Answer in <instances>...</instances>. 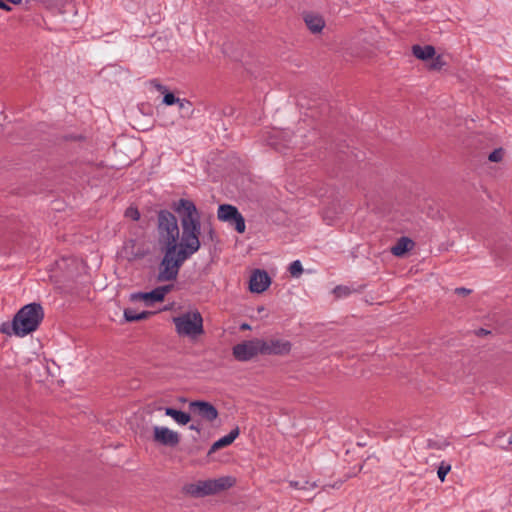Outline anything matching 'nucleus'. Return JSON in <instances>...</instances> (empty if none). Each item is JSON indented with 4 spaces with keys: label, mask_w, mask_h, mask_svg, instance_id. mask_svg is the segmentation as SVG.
<instances>
[{
    "label": "nucleus",
    "mask_w": 512,
    "mask_h": 512,
    "mask_svg": "<svg viewBox=\"0 0 512 512\" xmlns=\"http://www.w3.org/2000/svg\"><path fill=\"white\" fill-rule=\"evenodd\" d=\"M171 207L178 214L182 228L176 252L188 260L201 247V216L195 203L189 199L174 201Z\"/></svg>",
    "instance_id": "nucleus-1"
},
{
    "label": "nucleus",
    "mask_w": 512,
    "mask_h": 512,
    "mask_svg": "<svg viewBox=\"0 0 512 512\" xmlns=\"http://www.w3.org/2000/svg\"><path fill=\"white\" fill-rule=\"evenodd\" d=\"M44 319V310L40 303L24 305L14 316L12 321L13 333L24 337L38 329Z\"/></svg>",
    "instance_id": "nucleus-2"
},
{
    "label": "nucleus",
    "mask_w": 512,
    "mask_h": 512,
    "mask_svg": "<svg viewBox=\"0 0 512 512\" xmlns=\"http://www.w3.org/2000/svg\"><path fill=\"white\" fill-rule=\"evenodd\" d=\"M157 240L160 248H177L180 230L176 216L167 209L157 213Z\"/></svg>",
    "instance_id": "nucleus-3"
},
{
    "label": "nucleus",
    "mask_w": 512,
    "mask_h": 512,
    "mask_svg": "<svg viewBox=\"0 0 512 512\" xmlns=\"http://www.w3.org/2000/svg\"><path fill=\"white\" fill-rule=\"evenodd\" d=\"M235 484V479L230 476H224L217 479L198 481L195 484H189L185 487L188 494L193 497H203L217 494L221 491L231 488Z\"/></svg>",
    "instance_id": "nucleus-4"
},
{
    "label": "nucleus",
    "mask_w": 512,
    "mask_h": 512,
    "mask_svg": "<svg viewBox=\"0 0 512 512\" xmlns=\"http://www.w3.org/2000/svg\"><path fill=\"white\" fill-rule=\"evenodd\" d=\"M160 249L164 253V256L159 265L157 280L161 282L173 281L177 278L181 266L187 259L176 252L177 248Z\"/></svg>",
    "instance_id": "nucleus-5"
},
{
    "label": "nucleus",
    "mask_w": 512,
    "mask_h": 512,
    "mask_svg": "<svg viewBox=\"0 0 512 512\" xmlns=\"http://www.w3.org/2000/svg\"><path fill=\"white\" fill-rule=\"evenodd\" d=\"M173 322L180 336L194 338L204 333L203 317L197 310L174 317Z\"/></svg>",
    "instance_id": "nucleus-6"
},
{
    "label": "nucleus",
    "mask_w": 512,
    "mask_h": 512,
    "mask_svg": "<svg viewBox=\"0 0 512 512\" xmlns=\"http://www.w3.org/2000/svg\"><path fill=\"white\" fill-rule=\"evenodd\" d=\"M261 354L260 339L242 341L232 348L233 357L240 362H248Z\"/></svg>",
    "instance_id": "nucleus-7"
},
{
    "label": "nucleus",
    "mask_w": 512,
    "mask_h": 512,
    "mask_svg": "<svg viewBox=\"0 0 512 512\" xmlns=\"http://www.w3.org/2000/svg\"><path fill=\"white\" fill-rule=\"evenodd\" d=\"M292 344L283 339L271 338L268 340L260 339L261 355L283 356L290 353Z\"/></svg>",
    "instance_id": "nucleus-8"
},
{
    "label": "nucleus",
    "mask_w": 512,
    "mask_h": 512,
    "mask_svg": "<svg viewBox=\"0 0 512 512\" xmlns=\"http://www.w3.org/2000/svg\"><path fill=\"white\" fill-rule=\"evenodd\" d=\"M172 285L159 286L150 292H137L130 295L133 302L144 301L147 306L164 300L165 295L171 291Z\"/></svg>",
    "instance_id": "nucleus-9"
},
{
    "label": "nucleus",
    "mask_w": 512,
    "mask_h": 512,
    "mask_svg": "<svg viewBox=\"0 0 512 512\" xmlns=\"http://www.w3.org/2000/svg\"><path fill=\"white\" fill-rule=\"evenodd\" d=\"M189 409L192 414L208 422L214 421L219 415L216 407L207 401H192L189 403Z\"/></svg>",
    "instance_id": "nucleus-10"
},
{
    "label": "nucleus",
    "mask_w": 512,
    "mask_h": 512,
    "mask_svg": "<svg viewBox=\"0 0 512 512\" xmlns=\"http://www.w3.org/2000/svg\"><path fill=\"white\" fill-rule=\"evenodd\" d=\"M153 441L163 446L175 447L180 442V435L167 427L154 426Z\"/></svg>",
    "instance_id": "nucleus-11"
},
{
    "label": "nucleus",
    "mask_w": 512,
    "mask_h": 512,
    "mask_svg": "<svg viewBox=\"0 0 512 512\" xmlns=\"http://www.w3.org/2000/svg\"><path fill=\"white\" fill-rule=\"evenodd\" d=\"M271 284V278L265 270L256 269L252 272L249 289L252 293H262Z\"/></svg>",
    "instance_id": "nucleus-12"
},
{
    "label": "nucleus",
    "mask_w": 512,
    "mask_h": 512,
    "mask_svg": "<svg viewBox=\"0 0 512 512\" xmlns=\"http://www.w3.org/2000/svg\"><path fill=\"white\" fill-rule=\"evenodd\" d=\"M120 254L122 258L131 262L143 258L145 251L135 239H128L124 242Z\"/></svg>",
    "instance_id": "nucleus-13"
},
{
    "label": "nucleus",
    "mask_w": 512,
    "mask_h": 512,
    "mask_svg": "<svg viewBox=\"0 0 512 512\" xmlns=\"http://www.w3.org/2000/svg\"><path fill=\"white\" fill-rule=\"evenodd\" d=\"M240 430L238 427L232 429L227 435L215 441L208 451V455L216 452L217 450L229 446L239 436Z\"/></svg>",
    "instance_id": "nucleus-14"
},
{
    "label": "nucleus",
    "mask_w": 512,
    "mask_h": 512,
    "mask_svg": "<svg viewBox=\"0 0 512 512\" xmlns=\"http://www.w3.org/2000/svg\"><path fill=\"white\" fill-rule=\"evenodd\" d=\"M303 18H304L305 24L307 25L308 29L312 33L321 32L325 26L324 19L318 14L306 13V14H304Z\"/></svg>",
    "instance_id": "nucleus-15"
},
{
    "label": "nucleus",
    "mask_w": 512,
    "mask_h": 512,
    "mask_svg": "<svg viewBox=\"0 0 512 512\" xmlns=\"http://www.w3.org/2000/svg\"><path fill=\"white\" fill-rule=\"evenodd\" d=\"M238 209L230 204H221L218 207L217 217L220 221L231 222L238 215Z\"/></svg>",
    "instance_id": "nucleus-16"
},
{
    "label": "nucleus",
    "mask_w": 512,
    "mask_h": 512,
    "mask_svg": "<svg viewBox=\"0 0 512 512\" xmlns=\"http://www.w3.org/2000/svg\"><path fill=\"white\" fill-rule=\"evenodd\" d=\"M413 55L420 60H428L435 56V48L431 45H414L412 47Z\"/></svg>",
    "instance_id": "nucleus-17"
},
{
    "label": "nucleus",
    "mask_w": 512,
    "mask_h": 512,
    "mask_svg": "<svg viewBox=\"0 0 512 512\" xmlns=\"http://www.w3.org/2000/svg\"><path fill=\"white\" fill-rule=\"evenodd\" d=\"M165 415L170 416L180 425H186L191 420L190 414L183 412L181 410L174 409L172 407H167L164 409Z\"/></svg>",
    "instance_id": "nucleus-18"
},
{
    "label": "nucleus",
    "mask_w": 512,
    "mask_h": 512,
    "mask_svg": "<svg viewBox=\"0 0 512 512\" xmlns=\"http://www.w3.org/2000/svg\"><path fill=\"white\" fill-rule=\"evenodd\" d=\"M413 242L407 237H401L397 243L391 248L394 256H402L411 249Z\"/></svg>",
    "instance_id": "nucleus-19"
},
{
    "label": "nucleus",
    "mask_w": 512,
    "mask_h": 512,
    "mask_svg": "<svg viewBox=\"0 0 512 512\" xmlns=\"http://www.w3.org/2000/svg\"><path fill=\"white\" fill-rule=\"evenodd\" d=\"M153 312L151 311H142L138 313L136 310L127 308L124 310V319L127 322L140 321L149 318Z\"/></svg>",
    "instance_id": "nucleus-20"
},
{
    "label": "nucleus",
    "mask_w": 512,
    "mask_h": 512,
    "mask_svg": "<svg viewBox=\"0 0 512 512\" xmlns=\"http://www.w3.org/2000/svg\"><path fill=\"white\" fill-rule=\"evenodd\" d=\"M289 486L297 490H312L315 488V483L307 480L290 481Z\"/></svg>",
    "instance_id": "nucleus-21"
},
{
    "label": "nucleus",
    "mask_w": 512,
    "mask_h": 512,
    "mask_svg": "<svg viewBox=\"0 0 512 512\" xmlns=\"http://www.w3.org/2000/svg\"><path fill=\"white\" fill-rule=\"evenodd\" d=\"M229 224L233 225L238 233H244L246 228L245 219L240 212H238V215H236L233 221L229 222Z\"/></svg>",
    "instance_id": "nucleus-22"
},
{
    "label": "nucleus",
    "mask_w": 512,
    "mask_h": 512,
    "mask_svg": "<svg viewBox=\"0 0 512 512\" xmlns=\"http://www.w3.org/2000/svg\"><path fill=\"white\" fill-rule=\"evenodd\" d=\"M288 271L292 277H299L303 272V267H302L301 262L299 260L293 261L290 264Z\"/></svg>",
    "instance_id": "nucleus-23"
},
{
    "label": "nucleus",
    "mask_w": 512,
    "mask_h": 512,
    "mask_svg": "<svg viewBox=\"0 0 512 512\" xmlns=\"http://www.w3.org/2000/svg\"><path fill=\"white\" fill-rule=\"evenodd\" d=\"M270 134V132H268ZM280 132L278 130H274L271 132V135H269L266 138L267 144L274 147L275 149H279V142H278V136Z\"/></svg>",
    "instance_id": "nucleus-24"
},
{
    "label": "nucleus",
    "mask_w": 512,
    "mask_h": 512,
    "mask_svg": "<svg viewBox=\"0 0 512 512\" xmlns=\"http://www.w3.org/2000/svg\"><path fill=\"white\" fill-rule=\"evenodd\" d=\"M179 108L185 113L186 116H189L192 113V104L190 101L186 99H180L177 102Z\"/></svg>",
    "instance_id": "nucleus-25"
},
{
    "label": "nucleus",
    "mask_w": 512,
    "mask_h": 512,
    "mask_svg": "<svg viewBox=\"0 0 512 512\" xmlns=\"http://www.w3.org/2000/svg\"><path fill=\"white\" fill-rule=\"evenodd\" d=\"M431 59H432V62L429 65V68L431 70H439L445 65V62L443 61V59L440 55L433 57Z\"/></svg>",
    "instance_id": "nucleus-26"
},
{
    "label": "nucleus",
    "mask_w": 512,
    "mask_h": 512,
    "mask_svg": "<svg viewBox=\"0 0 512 512\" xmlns=\"http://www.w3.org/2000/svg\"><path fill=\"white\" fill-rule=\"evenodd\" d=\"M503 149L502 148H498V149H495L494 151H492L489 156H488V159L491 161V162H500L503 158Z\"/></svg>",
    "instance_id": "nucleus-27"
},
{
    "label": "nucleus",
    "mask_w": 512,
    "mask_h": 512,
    "mask_svg": "<svg viewBox=\"0 0 512 512\" xmlns=\"http://www.w3.org/2000/svg\"><path fill=\"white\" fill-rule=\"evenodd\" d=\"M450 469H451V466L445 465L444 463H442L439 466V468L437 470V475L442 482L445 480V477L448 474V472L450 471Z\"/></svg>",
    "instance_id": "nucleus-28"
},
{
    "label": "nucleus",
    "mask_w": 512,
    "mask_h": 512,
    "mask_svg": "<svg viewBox=\"0 0 512 512\" xmlns=\"http://www.w3.org/2000/svg\"><path fill=\"white\" fill-rule=\"evenodd\" d=\"M179 101V98L175 97V95L171 92H166L163 97V103L170 106L176 104Z\"/></svg>",
    "instance_id": "nucleus-29"
},
{
    "label": "nucleus",
    "mask_w": 512,
    "mask_h": 512,
    "mask_svg": "<svg viewBox=\"0 0 512 512\" xmlns=\"http://www.w3.org/2000/svg\"><path fill=\"white\" fill-rule=\"evenodd\" d=\"M125 215L134 221H138L140 219V212L137 208L129 207L126 210Z\"/></svg>",
    "instance_id": "nucleus-30"
},
{
    "label": "nucleus",
    "mask_w": 512,
    "mask_h": 512,
    "mask_svg": "<svg viewBox=\"0 0 512 512\" xmlns=\"http://www.w3.org/2000/svg\"><path fill=\"white\" fill-rule=\"evenodd\" d=\"M334 293L338 297L347 296L350 293V289L347 286L339 285L334 289Z\"/></svg>",
    "instance_id": "nucleus-31"
},
{
    "label": "nucleus",
    "mask_w": 512,
    "mask_h": 512,
    "mask_svg": "<svg viewBox=\"0 0 512 512\" xmlns=\"http://www.w3.org/2000/svg\"><path fill=\"white\" fill-rule=\"evenodd\" d=\"M151 84L160 92L162 93H165L167 91L166 87L163 86L162 84H160L158 82V80L154 79V80H151Z\"/></svg>",
    "instance_id": "nucleus-32"
},
{
    "label": "nucleus",
    "mask_w": 512,
    "mask_h": 512,
    "mask_svg": "<svg viewBox=\"0 0 512 512\" xmlns=\"http://www.w3.org/2000/svg\"><path fill=\"white\" fill-rule=\"evenodd\" d=\"M455 293L462 296H466L471 293V290L464 287H459L455 289Z\"/></svg>",
    "instance_id": "nucleus-33"
},
{
    "label": "nucleus",
    "mask_w": 512,
    "mask_h": 512,
    "mask_svg": "<svg viewBox=\"0 0 512 512\" xmlns=\"http://www.w3.org/2000/svg\"><path fill=\"white\" fill-rule=\"evenodd\" d=\"M207 235H208V237H209V239H210L211 241H214V239H215V237H216V233H215V231H214V229H213V227H212V226H210V227H209V230H208Z\"/></svg>",
    "instance_id": "nucleus-34"
},
{
    "label": "nucleus",
    "mask_w": 512,
    "mask_h": 512,
    "mask_svg": "<svg viewBox=\"0 0 512 512\" xmlns=\"http://www.w3.org/2000/svg\"><path fill=\"white\" fill-rule=\"evenodd\" d=\"M189 429H190V430H194V431H196V432H198V433H200V431H201L200 425H199L198 423H197V424H196V423H192V424L189 426Z\"/></svg>",
    "instance_id": "nucleus-35"
},
{
    "label": "nucleus",
    "mask_w": 512,
    "mask_h": 512,
    "mask_svg": "<svg viewBox=\"0 0 512 512\" xmlns=\"http://www.w3.org/2000/svg\"><path fill=\"white\" fill-rule=\"evenodd\" d=\"M0 9L10 11L11 7L9 5H7L5 2H3L2 0H0Z\"/></svg>",
    "instance_id": "nucleus-36"
},
{
    "label": "nucleus",
    "mask_w": 512,
    "mask_h": 512,
    "mask_svg": "<svg viewBox=\"0 0 512 512\" xmlns=\"http://www.w3.org/2000/svg\"><path fill=\"white\" fill-rule=\"evenodd\" d=\"M241 330H250L251 326L248 323H242L240 326Z\"/></svg>",
    "instance_id": "nucleus-37"
},
{
    "label": "nucleus",
    "mask_w": 512,
    "mask_h": 512,
    "mask_svg": "<svg viewBox=\"0 0 512 512\" xmlns=\"http://www.w3.org/2000/svg\"><path fill=\"white\" fill-rule=\"evenodd\" d=\"M488 333H490V332H489V331H487V330H485V329H483V328H481V329H479V330L477 331V335H486V334H488Z\"/></svg>",
    "instance_id": "nucleus-38"
},
{
    "label": "nucleus",
    "mask_w": 512,
    "mask_h": 512,
    "mask_svg": "<svg viewBox=\"0 0 512 512\" xmlns=\"http://www.w3.org/2000/svg\"><path fill=\"white\" fill-rule=\"evenodd\" d=\"M7 1L12 4H19L22 0H7Z\"/></svg>",
    "instance_id": "nucleus-39"
}]
</instances>
